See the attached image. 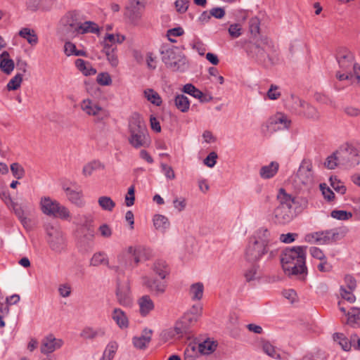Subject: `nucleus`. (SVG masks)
<instances>
[{
	"label": "nucleus",
	"instance_id": "f257e3e1",
	"mask_svg": "<svg viewBox=\"0 0 360 360\" xmlns=\"http://www.w3.org/2000/svg\"><path fill=\"white\" fill-rule=\"evenodd\" d=\"M306 249L305 246H297L283 252L281 262L285 274L290 276L306 273Z\"/></svg>",
	"mask_w": 360,
	"mask_h": 360
},
{
	"label": "nucleus",
	"instance_id": "f03ea898",
	"mask_svg": "<svg viewBox=\"0 0 360 360\" xmlns=\"http://www.w3.org/2000/svg\"><path fill=\"white\" fill-rule=\"evenodd\" d=\"M129 143L135 148L147 146L148 130L142 117L134 113L129 120Z\"/></svg>",
	"mask_w": 360,
	"mask_h": 360
},
{
	"label": "nucleus",
	"instance_id": "7ed1b4c3",
	"mask_svg": "<svg viewBox=\"0 0 360 360\" xmlns=\"http://www.w3.org/2000/svg\"><path fill=\"white\" fill-rule=\"evenodd\" d=\"M277 199L279 204L274 212L275 221L281 224H287L293 219L294 214L292 207L295 204V200L291 195L287 194L283 188L279 190Z\"/></svg>",
	"mask_w": 360,
	"mask_h": 360
},
{
	"label": "nucleus",
	"instance_id": "20e7f679",
	"mask_svg": "<svg viewBox=\"0 0 360 360\" xmlns=\"http://www.w3.org/2000/svg\"><path fill=\"white\" fill-rule=\"evenodd\" d=\"M342 167L350 169L360 164V143H345L338 148Z\"/></svg>",
	"mask_w": 360,
	"mask_h": 360
},
{
	"label": "nucleus",
	"instance_id": "39448f33",
	"mask_svg": "<svg viewBox=\"0 0 360 360\" xmlns=\"http://www.w3.org/2000/svg\"><path fill=\"white\" fill-rule=\"evenodd\" d=\"M40 207L41 212L48 216L58 217L61 219H68L70 217L68 210L61 205L56 200H53L49 197H42L40 200Z\"/></svg>",
	"mask_w": 360,
	"mask_h": 360
},
{
	"label": "nucleus",
	"instance_id": "423d86ee",
	"mask_svg": "<svg viewBox=\"0 0 360 360\" xmlns=\"http://www.w3.org/2000/svg\"><path fill=\"white\" fill-rule=\"evenodd\" d=\"M117 274V287L116 290V295L120 304L124 307H129L131 304V298L130 297V288L127 281L122 283L120 281L121 276L124 274L122 270L119 266L110 267Z\"/></svg>",
	"mask_w": 360,
	"mask_h": 360
},
{
	"label": "nucleus",
	"instance_id": "0eeeda50",
	"mask_svg": "<svg viewBox=\"0 0 360 360\" xmlns=\"http://www.w3.org/2000/svg\"><path fill=\"white\" fill-rule=\"evenodd\" d=\"M312 163L310 160H303L298 169L293 181L296 186L300 189L313 182Z\"/></svg>",
	"mask_w": 360,
	"mask_h": 360
},
{
	"label": "nucleus",
	"instance_id": "6e6552de",
	"mask_svg": "<svg viewBox=\"0 0 360 360\" xmlns=\"http://www.w3.org/2000/svg\"><path fill=\"white\" fill-rule=\"evenodd\" d=\"M81 109L88 115L95 117L96 122H102L110 117L108 110L101 107L91 99H84L81 103Z\"/></svg>",
	"mask_w": 360,
	"mask_h": 360
},
{
	"label": "nucleus",
	"instance_id": "1a4fd4ad",
	"mask_svg": "<svg viewBox=\"0 0 360 360\" xmlns=\"http://www.w3.org/2000/svg\"><path fill=\"white\" fill-rule=\"evenodd\" d=\"M268 45V39H261L256 42L250 41L246 45V50L248 55L255 58L259 63L262 64L264 61V57L266 55L264 45Z\"/></svg>",
	"mask_w": 360,
	"mask_h": 360
},
{
	"label": "nucleus",
	"instance_id": "9d476101",
	"mask_svg": "<svg viewBox=\"0 0 360 360\" xmlns=\"http://www.w3.org/2000/svg\"><path fill=\"white\" fill-rule=\"evenodd\" d=\"M268 248L260 244L259 240L250 242L245 252V257L250 262L258 261L264 254L267 253Z\"/></svg>",
	"mask_w": 360,
	"mask_h": 360
},
{
	"label": "nucleus",
	"instance_id": "9b49d317",
	"mask_svg": "<svg viewBox=\"0 0 360 360\" xmlns=\"http://www.w3.org/2000/svg\"><path fill=\"white\" fill-rule=\"evenodd\" d=\"M197 319L194 316H181L174 325L176 335L183 336L191 332L192 328L196 324Z\"/></svg>",
	"mask_w": 360,
	"mask_h": 360
},
{
	"label": "nucleus",
	"instance_id": "f8f14e48",
	"mask_svg": "<svg viewBox=\"0 0 360 360\" xmlns=\"http://www.w3.org/2000/svg\"><path fill=\"white\" fill-rule=\"evenodd\" d=\"M48 243L51 250L56 253H60L65 247L63 234L58 230L51 228L48 231Z\"/></svg>",
	"mask_w": 360,
	"mask_h": 360
},
{
	"label": "nucleus",
	"instance_id": "ddd939ff",
	"mask_svg": "<svg viewBox=\"0 0 360 360\" xmlns=\"http://www.w3.org/2000/svg\"><path fill=\"white\" fill-rule=\"evenodd\" d=\"M290 124L291 120L286 115L278 112L269 119L266 127L272 132L279 129H287Z\"/></svg>",
	"mask_w": 360,
	"mask_h": 360
},
{
	"label": "nucleus",
	"instance_id": "4468645a",
	"mask_svg": "<svg viewBox=\"0 0 360 360\" xmlns=\"http://www.w3.org/2000/svg\"><path fill=\"white\" fill-rule=\"evenodd\" d=\"M67 32H72V35L76 34H85V33H98L100 31L99 27L92 21H86L80 25L70 24L65 28Z\"/></svg>",
	"mask_w": 360,
	"mask_h": 360
},
{
	"label": "nucleus",
	"instance_id": "2eb2a0df",
	"mask_svg": "<svg viewBox=\"0 0 360 360\" xmlns=\"http://www.w3.org/2000/svg\"><path fill=\"white\" fill-rule=\"evenodd\" d=\"M308 237L311 238L320 245L328 244L335 242L339 238V233L335 230H327L311 233Z\"/></svg>",
	"mask_w": 360,
	"mask_h": 360
},
{
	"label": "nucleus",
	"instance_id": "dca6fc26",
	"mask_svg": "<svg viewBox=\"0 0 360 360\" xmlns=\"http://www.w3.org/2000/svg\"><path fill=\"white\" fill-rule=\"evenodd\" d=\"M153 331L145 328L141 335L132 338V343L135 348L141 350L146 349L151 341Z\"/></svg>",
	"mask_w": 360,
	"mask_h": 360
},
{
	"label": "nucleus",
	"instance_id": "f3484780",
	"mask_svg": "<svg viewBox=\"0 0 360 360\" xmlns=\"http://www.w3.org/2000/svg\"><path fill=\"white\" fill-rule=\"evenodd\" d=\"M63 340L55 338L52 335L46 337L41 346V352L43 354H49L59 349L63 345Z\"/></svg>",
	"mask_w": 360,
	"mask_h": 360
},
{
	"label": "nucleus",
	"instance_id": "a211bd4d",
	"mask_svg": "<svg viewBox=\"0 0 360 360\" xmlns=\"http://www.w3.org/2000/svg\"><path fill=\"white\" fill-rule=\"evenodd\" d=\"M337 59L340 68L346 72H349L355 63L354 55L348 51L340 52Z\"/></svg>",
	"mask_w": 360,
	"mask_h": 360
},
{
	"label": "nucleus",
	"instance_id": "6ab92c4d",
	"mask_svg": "<svg viewBox=\"0 0 360 360\" xmlns=\"http://www.w3.org/2000/svg\"><path fill=\"white\" fill-rule=\"evenodd\" d=\"M218 342L213 338H207L203 341L199 340L198 343V351L202 355H210L217 349Z\"/></svg>",
	"mask_w": 360,
	"mask_h": 360
},
{
	"label": "nucleus",
	"instance_id": "aec40b11",
	"mask_svg": "<svg viewBox=\"0 0 360 360\" xmlns=\"http://www.w3.org/2000/svg\"><path fill=\"white\" fill-rule=\"evenodd\" d=\"M143 280L144 285L150 291L154 292L156 294H161L165 292V285L163 282L150 278L147 276L143 277Z\"/></svg>",
	"mask_w": 360,
	"mask_h": 360
},
{
	"label": "nucleus",
	"instance_id": "412c9836",
	"mask_svg": "<svg viewBox=\"0 0 360 360\" xmlns=\"http://www.w3.org/2000/svg\"><path fill=\"white\" fill-rule=\"evenodd\" d=\"M0 69L6 75H10L15 67L13 60L9 58V53L7 51H4L0 55Z\"/></svg>",
	"mask_w": 360,
	"mask_h": 360
},
{
	"label": "nucleus",
	"instance_id": "4be33fe9",
	"mask_svg": "<svg viewBox=\"0 0 360 360\" xmlns=\"http://www.w3.org/2000/svg\"><path fill=\"white\" fill-rule=\"evenodd\" d=\"M333 340L340 346L342 350L345 352H349L353 347L352 338H351V340H349L343 333H334L333 335Z\"/></svg>",
	"mask_w": 360,
	"mask_h": 360
},
{
	"label": "nucleus",
	"instance_id": "5701e85b",
	"mask_svg": "<svg viewBox=\"0 0 360 360\" xmlns=\"http://www.w3.org/2000/svg\"><path fill=\"white\" fill-rule=\"evenodd\" d=\"M116 50L117 46L113 44L105 45V47H103V52L105 54L108 62L114 68L117 67L119 63Z\"/></svg>",
	"mask_w": 360,
	"mask_h": 360
},
{
	"label": "nucleus",
	"instance_id": "b1692460",
	"mask_svg": "<svg viewBox=\"0 0 360 360\" xmlns=\"http://www.w3.org/2000/svg\"><path fill=\"white\" fill-rule=\"evenodd\" d=\"M64 190L69 200L71 201L73 204H75L79 207H82L84 205V202L82 200L83 195L82 191H75L69 187L64 188Z\"/></svg>",
	"mask_w": 360,
	"mask_h": 360
},
{
	"label": "nucleus",
	"instance_id": "393cba45",
	"mask_svg": "<svg viewBox=\"0 0 360 360\" xmlns=\"http://www.w3.org/2000/svg\"><path fill=\"white\" fill-rule=\"evenodd\" d=\"M18 34L26 39L31 46H35L38 43V37L34 30L23 27L19 31Z\"/></svg>",
	"mask_w": 360,
	"mask_h": 360
},
{
	"label": "nucleus",
	"instance_id": "a878e982",
	"mask_svg": "<svg viewBox=\"0 0 360 360\" xmlns=\"http://www.w3.org/2000/svg\"><path fill=\"white\" fill-rule=\"evenodd\" d=\"M94 219L91 215H84L81 219V224L84 230H86V236L91 239L94 236Z\"/></svg>",
	"mask_w": 360,
	"mask_h": 360
},
{
	"label": "nucleus",
	"instance_id": "bb28decb",
	"mask_svg": "<svg viewBox=\"0 0 360 360\" xmlns=\"http://www.w3.org/2000/svg\"><path fill=\"white\" fill-rule=\"evenodd\" d=\"M182 91L184 93L188 94L192 96L193 97L199 99L201 102H205L209 101L205 98L204 94L192 84H185L183 87Z\"/></svg>",
	"mask_w": 360,
	"mask_h": 360
},
{
	"label": "nucleus",
	"instance_id": "cd10ccee",
	"mask_svg": "<svg viewBox=\"0 0 360 360\" xmlns=\"http://www.w3.org/2000/svg\"><path fill=\"white\" fill-rule=\"evenodd\" d=\"M279 165L276 162H271L269 165L263 166L259 172L260 176L264 179L273 177L278 169Z\"/></svg>",
	"mask_w": 360,
	"mask_h": 360
},
{
	"label": "nucleus",
	"instance_id": "c85d7f7f",
	"mask_svg": "<svg viewBox=\"0 0 360 360\" xmlns=\"http://www.w3.org/2000/svg\"><path fill=\"white\" fill-rule=\"evenodd\" d=\"M119 345L116 341H110L106 346L101 359L100 360H112Z\"/></svg>",
	"mask_w": 360,
	"mask_h": 360
},
{
	"label": "nucleus",
	"instance_id": "c756f323",
	"mask_svg": "<svg viewBox=\"0 0 360 360\" xmlns=\"http://www.w3.org/2000/svg\"><path fill=\"white\" fill-rule=\"evenodd\" d=\"M257 239L255 238L254 240H259L260 244H263L265 247L268 248L272 241L269 231L264 227L260 228L257 232Z\"/></svg>",
	"mask_w": 360,
	"mask_h": 360
},
{
	"label": "nucleus",
	"instance_id": "7c9ffc66",
	"mask_svg": "<svg viewBox=\"0 0 360 360\" xmlns=\"http://www.w3.org/2000/svg\"><path fill=\"white\" fill-rule=\"evenodd\" d=\"M153 271L162 279L165 278L167 275L169 274V269L165 261L158 259L153 265Z\"/></svg>",
	"mask_w": 360,
	"mask_h": 360
},
{
	"label": "nucleus",
	"instance_id": "2f4dec72",
	"mask_svg": "<svg viewBox=\"0 0 360 360\" xmlns=\"http://www.w3.org/2000/svg\"><path fill=\"white\" fill-rule=\"evenodd\" d=\"M175 106L182 112H186L190 108V102L187 96L184 94H179L174 98Z\"/></svg>",
	"mask_w": 360,
	"mask_h": 360
},
{
	"label": "nucleus",
	"instance_id": "473e14b6",
	"mask_svg": "<svg viewBox=\"0 0 360 360\" xmlns=\"http://www.w3.org/2000/svg\"><path fill=\"white\" fill-rule=\"evenodd\" d=\"M161 53L162 55V60L167 68L180 55L176 52V48L167 49L162 51Z\"/></svg>",
	"mask_w": 360,
	"mask_h": 360
},
{
	"label": "nucleus",
	"instance_id": "72a5a7b5",
	"mask_svg": "<svg viewBox=\"0 0 360 360\" xmlns=\"http://www.w3.org/2000/svg\"><path fill=\"white\" fill-rule=\"evenodd\" d=\"M169 224L168 219L164 215L156 214L153 217V225L155 228L161 232H165V230L169 228Z\"/></svg>",
	"mask_w": 360,
	"mask_h": 360
},
{
	"label": "nucleus",
	"instance_id": "f704fd0d",
	"mask_svg": "<svg viewBox=\"0 0 360 360\" xmlns=\"http://www.w3.org/2000/svg\"><path fill=\"white\" fill-rule=\"evenodd\" d=\"M324 165L329 169H334L337 167H342L340 155L338 154V149L326 158Z\"/></svg>",
	"mask_w": 360,
	"mask_h": 360
},
{
	"label": "nucleus",
	"instance_id": "c9c22d12",
	"mask_svg": "<svg viewBox=\"0 0 360 360\" xmlns=\"http://www.w3.org/2000/svg\"><path fill=\"white\" fill-rule=\"evenodd\" d=\"M279 61V54L276 50L274 49V46H272V51L266 53V56L264 57V61L262 62V65L268 68L278 64Z\"/></svg>",
	"mask_w": 360,
	"mask_h": 360
},
{
	"label": "nucleus",
	"instance_id": "e433bc0d",
	"mask_svg": "<svg viewBox=\"0 0 360 360\" xmlns=\"http://www.w3.org/2000/svg\"><path fill=\"white\" fill-rule=\"evenodd\" d=\"M139 304L141 314H148L154 308L153 302L148 295L143 296L140 298Z\"/></svg>",
	"mask_w": 360,
	"mask_h": 360
},
{
	"label": "nucleus",
	"instance_id": "4c0bfd02",
	"mask_svg": "<svg viewBox=\"0 0 360 360\" xmlns=\"http://www.w3.org/2000/svg\"><path fill=\"white\" fill-rule=\"evenodd\" d=\"M204 286L201 283H196L191 285L190 295L193 301H200L203 295Z\"/></svg>",
	"mask_w": 360,
	"mask_h": 360
},
{
	"label": "nucleus",
	"instance_id": "58836bf2",
	"mask_svg": "<svg viewBox=\"0 0 360 360\" xmlns=\"http://www.w3.org/2000/svg\"><path fill=\"white\" fill-rule=\"evenodd\" d=\"M98 203L102 210L112 212L115 207V202L108 196H101L98 199Z\"/></svg>",
	"mask_w": 360,
	"mask_h": 360
},
{
	"label": "nucleus",
	"instance_id": "ea45409f",
	"mask_svg": "<svg viewBox=\"0 0 360 360\" xmlns=\"http://www.w3.org/2000/svg\"><path fill=\"white\" fill-rule=\"evenodd\" d=\"M300 105L304 108L303 114L307 118L316 120L319 117V114L314 107L302 101H300Z\"/></svg>",
	"mask_w": 360,
	"mask_h": 360
},
{
	"label": "nucleus",
	"instance_id": "a19ab883",
	"mask_svg": "<svg viewBox=\"0 0 360 360\" xmlns=\"http://www.w3.org/2000/svg\"><path fill=\"white\" fill-rule=\"evenodd\" d=\"M144 94L147 100L156 106H160L162 104V101L161 97L159 94L153 89H148L145 90Z\"/></svg>",
	"mask_w": 360,
	"mask_h": 360
},
{
	"label": "nucleus",
	"instance_id": "79ce46f5",
	"mask_svg": "<svg viewBox=\"0 0 360 360\" xmlns=\"http://www.w3.org/2000/svg\"><path fill=\"white\" fill-rule=\"evenodd\" d=\"M104 165L99 161L91 162L83 167L82 173L84 176H88L91 175L94 170L104 169Z\"/></svg>",
	"mask_w": 360,
	"mask_h": 360
},
{
	"label": "nucleus",
	"instance_id": "37998d69",
	"mask_svg": "<svg viewBox=\"0 0 360 360\" xmlns=\"http://www.w3.org/2000/svg\"><path fill=\"white\" fill-rule=\"evenodd\" d=\"M186 68V58L181 54L175 59L171 65L168 66V68L172 71H181L183 72Z\"/></svg>",
	"mask_w": 360,
	"mask_h": 360
},
{
	"label": "nucleus",
	"instance_id": "c03bdc74",
	"mask_svg": "<svg viewBox=\"0 0 360 360\" xmlns=\"http://www.w3.org/2000/svg\"><path fill=\"white\" fill-rule=\"evenodd\" d=\"M90 264L94 266H97L101 264L108 265V259L104 253L97 252L93 255L91 259Z\"/></svg>",
	"mask_w": 360,
	"mask_h": 360
},
{
	"label": "nucleus",
	"instance_id": "a18cd8bd",
	"mask_svg": "<svg viewBox=\"0 0 360 360\" xmlns=\"http://www.w3.org/2000/svg\"><path fill=\"white\" fill-rule=\"evenodd\" d=\"M11 171L13 176L17 179H21L25 175L24 167L18 162H13L11 165Z\"/></svg>",
	"mask_w": 360,
	"mask_h": 360
},
{
	"label": "nucleus",
	"instance_id": "49530a36",
	"mask_svg": "<svg viewBox=\"0 0 360 360\" xmlns=\"http://www.w3.org/2000/svg\"><path fill=\"white\" fill-rule=\"evenodd\" d=\"M22 81V73L16 74L7 84V89L11 90L18 89Z\"/></svg>",
	"mask_w": 360,
	"mask_h": 360
},
{
	"label": "nucleus",
	"instance_id": "de8ad7c7",
	"mask_svg": "<svg viewBox=\"0 0 360 360\" xmlns=\"http://www.w3.org/2000/svg\"><path fill=\"white\" fill-rule=\"evenodd\" d=\"M244 276L248 282L259 278L258 266L255 265L251 266L245 271Z\"/></svg>",
	"mask_w": 360,
	"mask_h": 360
},
{
	"label": "nucleus",
	"instance_id": "09e8293b",
	"mask_svg": "<svg viewBox=\"0 0 360 360\" xmlns=\"http://www.w3.org/2000/svg\"><path fill=\"white\" fill-rule=\"evenodd\" d=\"M330 185L332 188L337 192L344 194L346 191V187L343 183L340 181L336 176H331L330 178Z\"/></svg>",
	"mask_w": 360,
	"mask_h": 360
},
{
	"label": "nucleus",
	"instance_id": "8fccbe9b",
	"mask_svg": "<svg viewBox=\"0 0 360 360\" xmlns=\"http://www.w3.org/2000/svg\"><path fill=\"white\" fill-rule=\"evenodd\" d=\"M263 351L269 356L274 359L279 358V354L276 352L274 347L268 341L262 342Z\"/></svg>",
	"mask_w": 360,
	"mask_h": 360
},
{
	"label": "nucleus",
	"instance_id": "3c124183",
	"mask_svg": "<svg viewBox=\"0 0 360 360\" xmlns=\"http://www.w3.org/2000/svg\"><path fill=\"white\" fill-rule=\"evenodd\" d=\"M331 217L339 220H347L352 217V214L345 210H333Z\"/></svg>",
	"mask_w": 360,
	"mask_h": 360
},
{
	"label": "nucleus",
	"instance_id": "603ef678",
	"mask_svg": "<svg viewBox=\"0 0 360 360\" xmlns=\"http://www.w3.org/2000/svg\"><path fill=\"white\" fill-rule=\"evenodd\" d=\"M97 82L102 86H108L112 83L110 75L108 72H101L97 75Z\"/></svg>",
	"mask_w": 360,
	"mask_h": 360
},
{
	"label": "nucleus",
	"instance_id": "864d4df0",
	"mask_svg": "<svg viewBox=\"0 0 360 360\" xmlns=\"http://www.w3.org/2000/svg\"><path fill=\"white\" fill-rule=\"evenodd\" d=\"M134 193H135V187H134V186L132 185L128 188V192L124 198L125 205L127 207H131V206L134 205V201H135Z\"/></svg>",
	"mask_w": 360,
	"mask_h": 360
},
{
	"label": "nucleus",
	"instance_id": "5fc2aeb1",
	"mask_svg": "<svg viewBox=\"0 0 360 360\" xmlns=\"http://www.w3.org/2000/svg\"><path fill=\"white\" fill-rule=\"evenodd\" d=\"M259 19L257 17L252 18L249 21L250 31L251 34L256 35L259 32Z\"/></svg>",
	"mask_w": 360,
	"mask_h": 360
},
{
	"label": "nucleus",
	"instance_id": "6e6d98bb",
	"mask_svg": "<svg viewBox=\"0 0 360 360\" xmlns=\"http://www.w3.org/2000/svg\"><path fill=\"white\" fill-rule=\"evenodd\" d=\"M320 189L322 191V194L324 198L328 201H332L335 198V194L332 190L327 187L325 184L320 185Z\"/></svg>",
	"mask_w": 360,
	"mask_h": 360
},
{
	"label": "nucleus",
	"instance_id": "4d7b16f0",
	"mask_svg": "<svg viewBox=\"0 0 360 360\" xmlns=\"http://www.w3.org/2000/svg\"><path fill=\"white\" fill-rule=\"evenodd\" d=\"M340 295L342 297L349 302V303H352L355 301V296L353 295L352 291L350 290H347L345 287H340Z\"/></svg>",
	"mask_w": 360,
	"mask_h": 360
},
{
	"label": "nucleus",
	"instance_id": "13d9d810",
	"mask_svg": "<svg viewBox=\"0 0 360 360\" xmlns=\"http://www.w3.org/2000/svg\"><path fill=\"white\" fill-rule=\"evenodd\" d=\"M201 313H207L204 311L202 304L200 301H196L188 311L190 315H198Z\"/></svg>",
	"mask_w": 360,
	"mask_h": 360
},
{
	"label": "nucleus",
	"instance_id": "bf43d9fd",
	"mask_svg": "<svg viewBox=\"0 0 360 360\" xmlns=\"http://www.w3.org/2000/svg\"><path fill=\"white\" fill-rule=\"evenodd\" d=\"M267 96L271 100L278 99L281 96V92L278 91V86L271 84L267 91Z\"/></svg>",
	"mask_w": 360,
	"mask_h": 360
},
{
	"label": "nucleus",
	"instance_id": "052dcab7",
	"mask_svg": "<svg viewBox=\"0 0 360 360\" xmlns=\"http://www.w3.org/2000/svg\"><path fill=\"white\" fill-rule=\"evenodd\" d=\"M309 252L314 258H316L321 261H323L326 259L323 252L319 248H316V247L310 248Z\"/></svg>",
	"mask_w": 360,
	"mask_h": 360
},
{
	"label": "nucleus",
	"instance_id": "680f3d73",
	"mask_svg": "<svg viewBox=\"0 0 360 360\" xmlns=\"http://www.w3.org/2000/svg\"><path fill=\"white\" fill-rule=\"evenodd\" d=\"M345 323L353 328H360V316H347Z\"/></svg>",
	"mask_w": 360,
	"mask_h": 360
},
{
	"label": "nucleus",
	"instance_id": "e2e57ef3",
	"mask_svg": "<svg viewBox=\"0 0 360 360\" xmlns=\"http://www.w3.org/2000/svg\"><path fill=\"white\" fill-rule=\"evenodd\" d=\"M229 33L233 38H238L241 35V26L239 24L231 25L229 28Z\"/></svg>",
	"mask_w": 360,
	"mask_h": 360
},
{
	"label": "nucleus",
	"instance_id": "0e129e2a",
	"mask_svg": "<svg viewBox=\"0 0 360 360\" xmlns=\"http://www.w3.org/2000/svg\"><path fill=\"white\" fill-rule=\"evenodd\" d=\"M189 2L186 0H176L175 1V6L176 11L179 13H185L188 8Z\"/></svg>",
	"mask_w": 360,
	"mask_h": 360
},
{
	"label": "nucleus",
	"instance_id": "69168bd1",
	"mask_svg": "<svg viewBox=\"0 0 360 360\" xmlns=\"http://www.w3.org/2000/svg\"><path fill=\"white\" fill-rule=\"evenodd\" d=\"M162 170L164 172L166 177L169 179H175V173L172 167L166 165L161 164Z\"/></svg>",
	"mask_w": 360,
	"mask_h": 360
},
{
	"label": "nucleus",
	"instance_id": "338daca9",
	"mask_svg": "<svg viewBox=\"0 0 360 360\" xmlns=\"http://www.w3.org/2000/svg\"><path fill=\"white\" fill-rule=\"evenodd\" d=\"M217 154L215 152H211L204 160V164L209 167H212L216 164Z\"/></svg>",
	"mask_w": 360,
	"mask_h": 360
},
{
	"label": "nucleus",
	"instance_id": "774afa93",
	"mask_svg": "<svg viewBox=\"0 0 360 360\" xmlns=\"http://www.w3.org/2000/svg\"><path fill=\"white\" fill-rule=\"evenodd\" d=\"M344 111L349 117H356L360 116V108L354 106H347Z\"/></svg>",
	"mask_w": 360,
	"mask_h": 360
}]
</instances>
